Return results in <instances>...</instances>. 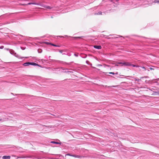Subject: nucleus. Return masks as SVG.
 <instances>
[{
    "instance_id": "16",
    "label": "nucleus",
    "mask_w": 159,
    "mask_h": 159,
    "mask_svg": "<svg viewBox=\"0 0 159 159\" xmlns=\"http://www.w3.org/2000/svg\"><path fill=\"white\" fill-rule=\"evenodd\" d=\"M154 2L157 3H159V0H155L154 1Z\"/></svg>"
},
{
    "instance_id": "10",
    "label": "nucleus",
    "mask_w": 159,
    "mask_h": 159,
    "mask_svg": "<svg viewBox=\"0 0 159 159\" xmlns=\"http://www.w3.org/2000/svg\"><path fill=\"white\" fill-rule=\"evenodd\" d=\"M102 14L101 11H99L98 13H95V15H101Z\"/></svg>"
},
{
    "instance_id": "37",
    "label": "nucleus",
    "mask_w": 159,
    "mask_h": 159,
    "mask_svg": "<svg viewBox=\"0 0 159 159\" xmlns=\"http://www.w3.org/2000/svg\"><path fill=\"white\" fill-rule=\"evenodd\" d=\"M118 0H116V1H118Z\"/></svg>"
},
{
    "instance_id": "11",
    "label": "nucleus",
    "mask_w": 159,
    "mask_h": 159,
    "mask_svg": "<svg viewBox=\"0 0 159 159\" xmlns=\"http://www.w3.org/2000/svg\"><path fill=\"white\" fill-rule=\"evenodd\" d=\"M53 7H52L47 6L46 8L47 9H51Z\"/></svg>"
},
{
    "instance_id": "33",
    "label": "nucleus",
    "mask_w": 159,
    "mask_h": 159,
    "mask_svg": "<svg viewBox=\"0 0 159 159\" xmlns=\"http://www.w3.org/2000/svg\"><path fill=\"white\" fill-rule=\"evenodd\" d=\"M2 121V119H0V121Z\"/></svg>"
},
{
    "instance_id": "1",
    "label": "nucleus",
    "mask_w": 159,
    "mask_h": 159,
    "mask_svg": "<svg viewBox=\"0 0 159 159\" xmlns=\"http://www.w3.org/2000/svg\"><path fill=\"white\" fill-rule=\"evenodd\" d=\"M142 2L144 5H151L152 3V0H142Z\"/></svg>"
},
{
    "instance_id": "32",
    "label": "nucleus",
    "mask_w": 159,
    "mask_h": 159,
    "mask_svg": "<svg viewBox=\"0 0 159 159\" xmlns=\"http://www.w3.org/2000/svg\"><path fill=\"white\" fill-rule=\"evenodd\" d=\"M86 57V56H85L84 57H83L84 58H85Z\"/></svg>"
},
{
    "instance_id": "23",
    "label": "nucleus",
    "mask_w": 159,
    "mask_h": 159,
    "mask_svg": "<svg viewBox=\"0 0 159 159\" xmlns=\"http://www.w3.org/2000/svg\"><path fill=\"white\" fill-rule=\"evenodd\" d=\"M63 51L62 50H59V52L61 53H62Z\"/></svg>"
},
{
    "instance_id": "5",
    "label": "nucleus",
    "mask_w": 159,
    "mask_h": 159,
    "mask_svg": "<svg viewBox=\"0 0 159 159\" xmlns=\"http://www.w3.org/2000/svg\"><path fill=\"white\" fill-rule=\"evenodd\" d=\"M52 61L53 62H58L61 63H62L64 65H66V64H70V63H67L66 62H63L62 61H59V60H52Z\"/></svg>"
},
{
    "instance_id": "9",
    "label": "nucleus",
    "mask_w": 159,
    "mask_h": 159,
    "mask_svg": "<svg viewBox=\"0 0 159 159\" xmlns=\"http://www.w3.org/2000/svg\"><path fill=\"white\" fill-rule=\"evenodd\" d=\"M32 4L37 5H40V3H36V2H31Z\"/></svg>"
},
{
    "instance_id": "25",
    "label": "nucleus",
    "mask_w": 159,
    "mask_h": 159,
    "mask_svg": "<svg viewBox=\"0 0 159 159\" xmlns=\"http://www.w3.org/2000/svg\"><path fill=\"white\" fill-rule=\"evenodd\" d=\"M149 69L151 70H154V69L151 67Z\"/></svg>"
},
{
    "instance_id": "22",
    "label": "nucleus",
    "mask_w": 159,
    "mask_h": 159,
    "mask_svg": "<svg viewBox=\"0 0 159 159\" xmlns=\"http://www.w3.org/2000/svg\"><path fill=\"white\" fill-rule=\"evenodd\" d=\"M74 55L76 57L78 56V53H75L74 54Z\"/></svg>"
},
{
    "instance_id": "35",
    "label": "nucleus",
    "mask_w": 159,
    "mask_h": 159,
    "mask_svg": "<svg viewBox=\"0 0 159 159\" xmlns=\"http://www.w3.org/2000/svg\"><path fill=\"white\" fill-rule=\"evenodd\" d=\"M21 49H22V48L21 47Z\"/></svg>"
},
{
    "instance_id": "4",
    "label": "nucleus",
    "mask_w": 159,
    "mask_h": 159,
    "mask_svg": "<svg viewBox=\"0 0 159 159\" xmlns=\"http://www.w3.org/2000/svg\"><path fill=\"white\" fill-rule=\"evenodd\" d=\"M118 64H122V66H129L131 65V64L129 62H119Z\"/></svg>"
},
{
    "instance_id": "24",
    "label": "nucleus",
    "mask_w": 159,
    "mask_h": 159,
    "mask_svg": "<svg viewBox=\"0 0 159 159\" xmlns=\"http://www.w3.org/2000/svg\"><path fill=\"white\" fill-rule=\"evenodd\" d=\"M74 38H81L80 37H74Z\"/></svg>"
},
{
    "instance_id": "30",
    "label": "nucleus",
    "mask_w": 159,
    "mask_h": 159,
    "mask_svg": "<svg viewBox=\"0 0 159 159\" xmlns=\"http://www.w3.org/2000/svg\"><path fill=\"white\" fill-rule=\"evenodd\" d=\"M28 4H29V5H31V4H31V2L29 3H28Z\"/></svg>"
},
{
    "instance_id": "14",
    "label": "nucleus",
    "mask_w": 159,
    "mask_h": 159,
    "mask_svg": "<svg viewBox=\"0 0 159 159\" xmlns=\"http://www.w3.org/2000/svg\"><path fill=\"white\" fill-rule=\"evenodd\" d=\"M50 44L51 45H52V46H55V47H60V46H58V45H56L55 44H54L53 43H51Z\"/></svg>"
},
{
    "instance_id": "31",
    "label": "nucleus",
    "mask_w": 159,
    "mask_h": 159,
    "mask_svg": "<svg viewBox=\"0 0 159 159\" xmlns=\"http://www.w3.org/2000/svg\"><path fill=\"white\" fill-rule=\"evenodd\" d=\"M61 69H62V70H64V69H63V67H61Z\"/></svg>"
},
{
    "instance_id": "29",
    "label": "nucleus",
    "mask_w": 159,
    "mask_h": 159,
    "mask_svg": "<svg viewBox=\"0 0 159 159\" xmlns=\"http://www.w3.org/2000/svg\"><path fill=\"white\" fill-rule=\"evenodd\" d=\"M3 48V46H1V47H0V48L2 49V48Z\"/></svg>"
},
{
    "instance_id": "3",
    "label": "nucleus",
    "mask_w": 159,
    "mask_h": 159,
    "mask_svg": "<svg viewBox=\"0 0 159 159\" xmlns=\"http://www.w3.org/2000/svg\"><path fill=\"white\" fill-rule=\"evenodd\" d=\"M7 50H9L11 54L17 57H19V55L17 54L13 50L11 49H9L8 48L7 49Z\"/></svg>"
},
{
    "instance_id": "6",
    "label": "nucleus",
    "mask_w": 159,
    "mask_h": 159,
    "mask_svg": "<svg viewBox=\"0 0 159 159\" xmlns=\"http://www.w3.org/2000/svg\"><path fill=\"white\" fill-rule=\"evenodd\" d=\"M94 48H96V49H101L102 48V47L100 45H94Z\"/></svg>"
},
{
    "instance_id": "34",
    "label": "nucleus",
    "mask_w": 159,
    "mask_h": 159,
    "mask_svg": "<svg viewBox=\"0 0 159 159\" xmlns=\"http://www.w3.org/2000/svg\"><path fill=\"white\" fill-rule=\"evenodd\" d=\"M22 49L23 50L24 49V48H23V49Z\"/></svg>"
},
{
    "instance_id": "13",
    "label": "nucleus",
    "mask_w": 159,
    "mask_h": 159,
    "mask_svg": "<svg viewBox=\"0 0 159 159\" xmlns=\"http://www.w3.org/2000/svg\"><path fill=\"white\" fill-rule=\"evenodd\" d=\"M38 51L39 53H41L42 52V50L41 49H38Z\"/></svg>"
},
{
    "instance_id": "15",
    "label": "nucleus",
    "mask_w": 159,
    "mask_h": 159,
    "mask_svg": "<svg viewBox=\"0 0 159 159\" xmlns=\"http://www.w3.org/2000/svg\"><path fill=\"white\" fill-rule=\"evenodd\" d=\"M40 6H41L42 7H44V8H46V6L47 5H42V4H40Z\"/></svg>"
},
{
    "instance_id": "21",
    "label": "nucleus",
    "mask_w": 159,
    "mask_h": 159,
    "mask_svg": "<svg viewBox=\"0 0 159 159\" xmlns=\"http://www.w3.org/2000/svg\"><path fill=\"white\" fill-rule=\"evenodd\" d=\"M86 63L87 64L89 65V62L88 61H86Z\"/></svg>"
},
{
    "instance_id": "20",
    "label": "nucleus",
    "mask_w": 159,
    "mask_h": 159,
    "mask_svg": "<svg viewBox=\"0 0 159 159\" xmlns=\"http://www.w3.org/2000/svg\"><path fill=\"white\" fill-rule=\"evenodd\" d=\"M130 66H131L133 67H136V65H134L132 64H131V65Z\"/></svg>"
},
{
    "instance_id": "8",
    "label": "nucleus",
    "mask_w": 159,
    "mask_h": 159,
    "mask_svg": "<svg viewBox=\"0 0 159 159\" xmlns=\"http://www.w3.org/2000/svg\"><path fill=\"white\" fill-rule=\"evenodd\" d=\"M10 156H3L2 157V159H10Z\"/></svg>"
},
{
    "instance_id": "12",
    "label": "nucleus",
    "mask_w": 159,
    "mask_h": 159,
    "mask_svg": "<svg viewBox=\"0 0 159 159\" xmlns=\"http://www.w3.org/2000/svg\"><path fill=\"white\" fill-rule=\"evenodd\" d=\"M51 143H54V144H60V143H58V142H55V141H52V142H51Z\"/></svg>"
},
{
    "instance_id": "17",
    "label": "nucleus",
    "mask_w": 159,
    "mask_h": 159,
    "mask_svg": "<svg viewBox=\"0 0 159 159\" xmlns=\"http://www.w3.org/2000/svg\"><path fill=\"white\" fill-rule=\"evenodd\" d=\"M109 73L110 74H113V75H115V74H117V73H114V72H109Z\"/></svg>"
},
{
    "instance_id": "28",
    "label": "nucleus",
    "mask_w": 159,
    "mask_h": 159,
    "mask_svg": "<svg viewBox=\"0 0 159 159\" xmlns=\"http://www.w3.org/2000/svg\"><path fill=\"white\" fill-rule=\"evenodd\" d=\"M59 37H60L61 38H63V36H59Z\"/></svg>"
},
{
    "instance_id": "26",
    "label": "nucleus",
    "mask_w": 159,
    "mask_h": 159,
    "mask_svg": "<svg viewBox=\"0 0 159 159\" xmlns=\"http://www.w3.org/2000/svg\"><path fill=\"white\" fill-rule=\"evenodd\" d=\"M142 68L143 69H144L145 70H146V68H145V67H142Z\"/></svg>"
},
{
    "instance_id": "2",
    "label": "nucleus",
    "mask_w": 159,
    "mask_h": 159,
    "mask_svg": "<svg viewBox=\"0 0 159 159\" xmlns=\"http://www.w3.org/2000/svg\"><path fill=\"white\" fill-rule=\"evenodd\" d=\"M30 65H32L34 66H39L38 64L34 62H27L23 64V65L25 66H29Z\"/></svg>"
},
{
    "instance_id": "7",
    "label": "nucleus",
    "mask_w": 159,
    "mask_h": 159,
    "mask_svg": "<svg viewBox=\"0 0 159 159\" xmlns=\"http://www.w3.org/2000/svg\"><path fill=\"white\" fill-rule=\"evenodd\" d=\"M72 157H75V158H81L82 157L81 156H79V155H72Z\"/></svg>"
},
{
    "instance_id": "18",
    "label": "nucleus",
    "mask_w": 159,
    "mask_h": 159,
    "mask_svg": "<svg viewBox=\"0 0 159 159\" xmlns=\"http://www.w3.org/2000/svg\"><path fill=\"white\" fill-rule=\"evenodd\" d=\"M45 43L47 44H50L51 43H50L49 42H45Z\"/></svg>"
},
{
    "instance_id": "36",
    "label": "nucleus",
    "mask_w": 159,
    "mask_h": 159,
    "mask_svg": "<svg viewBox=\"0 0 159 159\" xmlns=\"http://www.w3.org/2000/svg\"><path fill=\"white\" fill-rule=\"evenodd\" d=\"M1 157V156H0V158Z\"/></svg>"
},
{
    "instance_id": "27",
    "label": "nucleus",
    "mask_w": 159,
    "mask_h": 159,
    "mask_svg": "<svg viewBox=\"0 0 159 159\" xmlns=\"http://www.w3.org/2000/svg\"><path fill=\"white\" fill-rule=\"evenodd\" d=\"M67 155L70 156H72V155H71L70 154H67Z\"/></svg>"
},
{
    "instance_id": "19",
    "label": "nucleus",
    "mask_w": 159,
    "mask_h": 159,
    "mask_svg": "<svg viewBox=\"0 0 159 159\" xmlns=\"http://www.w3.org/2000/svg\"><path fill=\"white\" fill-rule=\"evenodd\" d=\"M118 37H116V36H114V38H118V37H122V36H120V35H117Z\"/></svg>"
}]
</instances>
